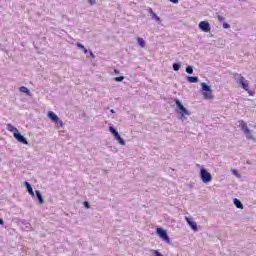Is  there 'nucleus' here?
<instances>
[{
	"mask_svg": "<svg viewBox=\"0 0 256 256\" xmlns=\"http://www.w3.org/2000/svg\"><path fill=\"white\" fill-rule=\"evenodd\" d=\"M6 127L10 133H13L14 138L16 139V141H18V143H22L23 145H29L27 138H24L23 135L19 133V129L13 126V124H7Z\"/></svg>",
	"mask_w": 256,
	"mask_h": 256,
	"instance_id": "1",
	"label": "nucleus"
},
{
	"mask_svg": "<svg viewBox=\"0 0 256 256\" xmlns=\"http://www.w3.org/2000/svg\"><path fill=\"white\" fill-rule=\"evenodd\" d=\"M48 117L51 119V121H53V123L56 124L57 129H61V127H63V120L53 111L48 112Z\"/></svg>",
	"mask_w": 256,
	"mask_h": 256,
	"instance_id": "2",
	"label": "nucleus"
},
{
	"mask_svg": "<svg viewBox=\"0 0 256 256\" xmlns=\"http://www.w3.org/2000/svg\"><path fill=\"white\" fill-rule=\"evenodd\" d=\"M234 77H240L238 81L239 85H241L242 89L247 91V93L251 94V90H249V81L246 80L241 74L235 73Z\"/></svg>",
	"mask_w": 256,
	"mask_h": 256,
	"instance_id": "3",
	"label": "nucleus"
},
{
	"mask_svg": "<svg viewBox=\"0 0 256 256\" xmlns=\"http://www.w3.org/2000/svg\"><path fill=\"white\" fill-rule=\"evenodd\" d=\"M200 178L203 183H211L213 181V176L205 168L200 169Z\"/></svg>",
	"mask_w": 256,
	"mask_h": 256,
	"instance_id": "4",
	"label": "nucleus"
},
{
	"mask_svg": "<svg viewBox=\"0 0 256 256\" xmlns=\"http://www.w3.org/2000/svg\"><path fill=\"white\" fill-rule=\"evenodd\" d=\"M202 91L204 99H213V91L211 90V86L207 85L206 83H202Z\"/></svg>",
	"mask_w": 256,
	"mask_h": 256,
	"instance_id": "5",
	"label": "nucleus"
},
{
	"mask_svg": "<svg viewBox=\"0 0 256 256\" xmlns=\"http://www.w3.org/2000/svg\"><path fill=\"white\" fill-rule=\"evenodd\" d=\"M239 125L241 127V130L243 131L244 135L246 136L247 139H253V135L251 134V130L249 127H247V123L245 121L240 120Z\"/></svg>",
	"mask_w": 256,
	"mask_h": 256,
	"instance_id": "6",
	"label": "nucleus"
},
{
	"mask_svg": "<svg viewBox=\"0 0 256 256\" xmlns=\"http://www.w3.org/2000/svg\"><path fill=\"white\" fill-rule=\"evenodd\" d=\"M175 103L178 109L180 110L182 117H186V116L189 117V115H191V112H189V110H187L186 107L183 106V104L181 103V101H179V99H175Z\"/></svg>",
	"mask_w": 256,
	"mask_h": 256,
	"instance_id": "7",
	"label": "nucleus"
},
{
	"mask_svg": "<svg viewBox=\"0 0 256 256\" xmlns=\"http://www.w3.org/2000/svg\"><path fill=\"white\" fill-rule=\"evenodd\" d=\"M109 131H110V133H112V135H114L115 139L118 140V143L120 145H125V140H123V138H121V135H119V132H117V130H115L113 128V126L109 127Z\"/></svg>",
	"mask_w": 256,
	"mask_h": 256,
	"instance_id": "8",
	"label": "nucleus"
},
{
	"mask_svg": "<svg viewBox=\"0 0 256 256\" xmlns=\"http://www.w3.org/2000/svg\"><path fill=\"white\" fill-rule=\"evenodd\" d=\"M199 28L201 29V31H203L204 33H211V25L209 24V22L207 21H201L199 23Z\"/></svg>",
	"mask_w": 256,
	"mask_h": 256,
	"instance_id": "9",
	"label": "nucleus"
},
{
	"mask_svg": "<svg viewBox=\"0 0 256 256\" xmlns=\"http://www.w3.org/2000/svg\"><path fill=\"white\" fill-rule=\"evenodd\" d=\"M157 233L159 237H161V239L169 242V236L167 235V231L163 230V228H157Z\"/></svg>",
	"mask_w": 256,
	"mask_h": 256,
	"instance_id": "10",
	"label": "nucleus"
},
{
	"mask_svg": "<svg viewBox=\"0 0 256 256\" xmlns=\"http://www.w3.org/2000/svg\"><path fill=\"white\" fill-rule=\"evenodd\" d=\"M186 221L188 225L193 229V231H197V222H194L191 218L186 217Z\"/></svg>",
	"mask_w": 256,
	"mask_h": 256,
	"instance_id": "11",
	"label": "nucleus"
},
{
	"mask_svg": "<svg viewBox=\"0 0 256 256\" xmlns=\"http://www.w3.org/2000/svg\"><path fill=\"white\" fill-rule=\"evenodd\" d=\"M148 13H150V15H151L152 19H154V21L161 23V18L159 16H157V14H155V12H153L152 8L148 9Z\"/></svg>",
	"mask_w": 256,
	"mask_h": 256,
	"instance_id": "12",
	"label": "nucleus"
},
{
	"mask_svg": "<svg viewBox=\"0 0 256 256\" xmlns=\"http://www.w3.org/2000/svg\"><path fill=\"white\" fill-rule=\"evenodd\" d=\"M26 189L32 197H35V192L33 191V187H31V184L29 182H25Z\"/></svg>",
	"mask_w": 256,
	"mask_h": 256,
	"instance_id": "13",
	"label": "nucleus"
},
{
	"mask_svg": "<svg viewBox=\"0 0 256 256\" xmlns=\"http://www.w3.org/2000/svg\"><path fill=\"white\" fill-rule=\"evenodd\" d=\"M19 92L20 93H25L26 95H28L29 97H31V92L29 91V89L25 86H21L19 88Z\"/></svg>",
	"mask_w": 256,
	"mask_h": 256,
	"instance_id": "14",
	"label": "nucleus"
},
{
	"mask_svg": "<svg viewBox=\"0 0 256 256\" xmlns=\"http://www.w3.org/2000/svg\"><path fill=\"white\" fill-rule=\"evenodd\" d=\"M36 197L41 205L45 203V200H43V196L41 195V192L39 190H36Z\"/></svg>",
	"mask_w": 256,
	"mask_h": 256,
	"instance_id": "15",
	"label": "nucleus"
},
{
	"mask_svg": "<svg viewBox=\"0 0 256 256\" xmlns=\"http://www.w3.org/2000/svg\"><path fill=\"white\" fill-rule=\"evenodd\" d=\"M234 205L237 207V209H243V203L237 198L234 199Z\"/></svg>",
	"mask_w": 256,
	"mask_h": 256,
	"instance_id": "16",
	"label": "nucleus"
},
{
	"mask_svg": "<svg viewBox=\"0 0 256 256\" xmlns=\"http://www.w3.org/2000/svg\"><path fill=\"white\" fill-rule=\"evenodd\" d=\"M187 81H189V83H197L199 81V78L193 77V76H188Z\"/></svg>",
	"mask_w": 256,
	"mask_h": 256,
	"instance_id": "17",
	"label": "nucleus"
},
{
	"mask_svg": "<svg viewBox=\"0 0 256 256\" xmlns=\"http://www.w3.org/2000/svg\"><path fill=\"white\" fill-rule=\"evenodd\" d=\"M76 45H77V47H78L79 49H82V51L85 53V55H87L88 50H87V48H85V46H84L83 44H81V43L78 42Z\"/></svg>",
	"mask_w": 256,
	"mask_h": 256,
	"instance_id": "18",
	"label": "nucleus"
},
{
	"mask_svg": "<svg viewBox=\"0 0 256 256\" xmlns=\"http://www.w3.org/2000/svg\"><path fill=\"white\" fill-rule=\"evenodd\" d=\"M138 45H140L142 48L145 47V40L143 38H137Z\"/></svg>",
	"mask_w": 256,
	"mask_h": 256,
	"instance_id": "19",
	"label": "nucleus"
},
{
	"mask_svg": "<svg viewBox=\"0 0 256 256\" xmlns=\"http://www.w3.org/2000/svg\"><path fill=\"white\" fill-rule=\"evenodd\" d=\"M186 73H188L189 75H193V67L187 66L186 67Z\"/></svg>",
	"mask_w": 256,
	"mask_h": 256,
	"instance_id": "20",
	"label": "nucleus"
},
{
	"mask_svg": "<svg viewBox=\"0 0 256 256\" xmlns=\"http://www.w3.org/2000/svg\"><path fill=\"white\" fill-rule=\"evenodd\" d=\"M123 79H125L124 76L115 77V78H114V81H116V83H121V81H123Z\"/></svg>",
	"mask_w": 256,
	"mask_h": 256,
	"instance_id": "21",
	"label": "nucleus"
},
{
	"mask_svg": "<svg viewBox=\"0 0 256 256\" xmlns=\"http://www.w3.org/2000/svg\"><path fill=\"white\" fill-rule=\"evenodd\" d=\"M173 69H174V71H179V69H181V65L177 64V63H174L173 64Z\"/></svg>",
	"mask_w": 256,
	"mask_h": 256,
	"instance_id": "22",
	"label": "nucleus"
},
{
	"mask_svg": "<svg viewBox=\"0 0 256 256\" xmlns=\"http://www.w3.org/2000/svg\"><path fill=\"white\" fill-rule=\"evenodd\" d=\"M152 253L153 256H164L163 254H161V252H159V250H153Z\"/></svg>",
	"mask_w": 256,
	"mask_h": 256,
	"instance_id": "23",
	"label": "nucleus"
},
{
	"mask_svg": "<svg viewBox=\"0 0 256 256\" xmlns=\"http://www.w3.org/2000/svg\"><path fill=\"white\" fill-rule=\"evenodd\" d=\"M217 19H218V21H220V23H223V21H225V18L221 15H218Z\"/></svg>",
	"mask_w": 256,
	"mask_h": 256,
	"instance_id": "24",
	"label": "nucleus"
},
{
	"mask_svg": "<svg viewBox=\"0 0 256 256\" xmlns=\"http://www.w3.org/2000/svg\"><path fill=\"white\" fill-rule=\"evenodd\" d=\"M231 26L229 25V24H227V23H224L223 24V29H229Z\"/></svg>",
	"mask_w": 256,
	"mask_h": 256,
	"instance_id": "25",
	"label": "nucleus"
},
{
	"mask_svg": "<svg viewBox=\"0 0 256 256\" xmlns=\"http://www.w3.org/2000/svg\"><path fill=\"white\" fill-rule=\"evenodd\" d=\"M83 204H84V207H86V209H89V207H90L89 202L85 201Z\"/></svg>",
	"mask_w": 256,
	"mask_h": 256,
	"instance_id": "26",
	"label": "nucleus"
},
{
	"mask_svg": "<svg viewBox=\"0 0 256 256\" xmlns=\"http://www.w3.org/2000/svg\"><path fill=\"white\" fill-rule=\"evenodd\" d=\"M171 3L177 4L179 3V0H169Z\"/></svg>",
	"mask_w": 256,
	"mask_h": 256,
	"instance_id": "27",
	"label": "nucleus"
},
{
	"mask_svg": "<svg viewBox=\"0 0 256 256\" xmlns=\"http://www.w3.org/2000/svg\"><path fill=\"white\" fill-rule=\"evenodd\" d=\"M90 5H95V0H89Z\"/></svg>",
	"mask_w": 256,
	"mask_h": 256,
	"instance_id": "28",
	"label": "nucleus"
},
{
	"mask_svg": "<svg viewBox=\"0 0 256 256\" xmlns=\"http://www.w3.org/2000/svg\"><path fill=\"white\" fill-rule=\"evenodd\" d=\"M0 225H5V221H3V219L0 218Z\"/></svg>",
	"mask_w": 256,
	"mask_h": 256,
	"instance_id": "29",
	"label": "nucleus"
},
{
	"mask_svg": "<svg viewBox=\"0 0 256 256\" xmlns=\"http://www.w3.org/2000/svg\"><path fill=\"white\" fill-rule=\"evenodd\" d=\"M90 56L92 57V59H95V54H93V52H90Z\"/></svg>",
	"mask_w": 256,
	"mask_h": 256,
	"instance_id": "30",
	"label": "nucleus"
},
{
	"mask_svg": "<svg viewBox=\"0 0 256 256\" xmlns=\"http://www.w3.org/2000/svg\"><path fill=\"white\" fill-rule=\"evenodd\" d=\"M114 73H115L116 75H119V70L115 69V70H114Z\"/></svg>",
	"mask_w": 256,
	"mask_h": 256,
	"instance_id": "31",
	"label": "nucleus"
},
{
	"mask_svg": "<svg viewBox=\"0 0 256 256\" xmlns=\"http://www.w3.org/2000/svg\"><path fill=\"white\" fill-rule=\"evenodd\" d=\"M111 113H115V110H111Z\"/></svg>",
	"mask_w": 256,
	"mask_h": 256,
	"instance_id": "32",
	"label": "nucleus"
}]
</instances>
